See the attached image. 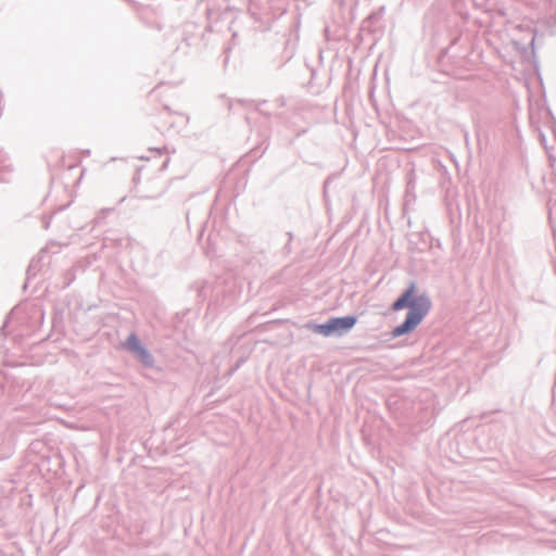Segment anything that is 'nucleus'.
Here are the masks:
<instances>
[{
  "label": "nucleus",
  "mask_w": 556,
  "mask_h": 556,
  "mask_svg": "<svg viewBox=\"0 0 556 556\" xmlns=\"http://www.w3.org/2000/svg\"><path fill=\"white\" fill-rule=\"evenodd\" d=\"M405 307H408L409 311L405 321L393 329L392 337L394 338L414 331L428 314L431 307V302L424 294L417 295L416 285L410 283L404 294L392 304L393 311H401Z\"/></svg>",
  "instance_id": "obj_1"
},
{
  "label": "nucleus",
  "mask_w": 556,
  "mask_h": 556,
  "mask_svg": "<svg viewBox=\"0 0 556 556\" xmlns=\"http://www.w3.org/2000/svg\"><path fill=\"white\" fill-rule=\"evenodd\" d=\"M356 321V317L353 316L334 317L329 319L326 324L312 326V329L316 333L329 337L333 333L341 334L349 331L355 326Z\"/></svg>",
  "instance_id": "obj_2"
},
{
  "label": "nucleus",
  "mask_w": 556,
  "mask_h": 556,
  "mask_svg": "<svg viewBox=\"0 0 556 556\" xmlns=\"http://www.w3.org/2000/svg\"><path fill=\"white\" fill-rule=\"evenodd\" d=\"M125 345L132 351L142 362L149 363L151 355L141 346L139 339L135 334H130L125 342Z\"/></svg>",
  "instance_id": "obj_3"
}]
</instances>
